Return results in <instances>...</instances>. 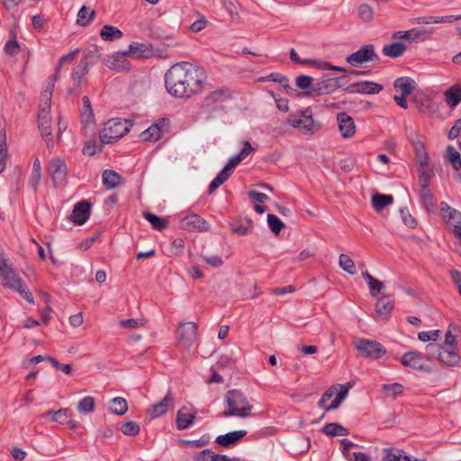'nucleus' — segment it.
I'll return each mask as SVG.
<instances>
[{"label":"nucleus","mask_w":461,"mask_h":461,"mask_svg":"<svg viewBox=\"0 0 461 461\" xmlns=\"http://www.w3.org/2000/svg\"><path fill=\"white\" fill-rule=\"evenodd\" d=\"M173 393L168 390L165 397L157 403L151 404L148 410V413L151 418H158L167 412L169 405L173 402Z\"/></svg>","instance_id":"nucleus-19"},{"label":"nucleus","mask_w":461,"mask_h":461,"mask_svg":"<svg viewBox=\"0 0 461 461\" xmlns=\"http://www.w3.org/2000/svg\"><path fill=\"white\" fill-rule=\"evenodd\" d=\"M95 16V10H89L86 6L83 5L77 14V23L81 26H87Z\"/></svg>","instance_id":"nucleus-41"},{"label":"nucleus","mask_w":461,"mask_h":461,"mask_svg":"<svg viewBox=\"0 0 461 461\" xmlns=\"http://www.w3.org/2000/svg\"><path fill=\"white\" fill-rule=\"evenodd\" d=\"M296 86L304 91L310 90L313 84V78L308 75L298 76L295 79Z\"/></svg>","instance_id":"nucleus-51"},{"label":"nucleus","mask_w":461,"mask_h":461,"mask_svg":"<svg viewBox=\"0 0 461 461\" xmlns=\"http://www.w3.org/2000/svg\"><path fill=\"white\" fill-rule=\"evenodd\" d=\"M247 435L246 430H236L220 435L215 438V443L222 447H229L238 443Z\"/></svg>","instance_id":"nucleus-20"},{"label":"nucleus","mask_w":461,"mask_h":461,"mask_svg":"<svg viewBox=\"0 0 461 461\" xmlns=\"http://www.w3.org/2000/svg\"><path fill=\"white\" fill-rule=\"evenodd\" d=\"M415 81L408 77H398L393 86L396 91L401 92L403 95H409L415 87Z\"/></svg>","instance_id":"nucleus-30"},{"label":"nucleus","mask_w":461,"mask_h":461,"mask_svg":"<svg viewBox=\"0 0 461 461\" xmlns=\"http://www.w3.org/2000/svg\"><path fill=\"white\" fill-rule=\"evenodd\" d=\"M176 339L185 348H190L197 337V325L195 322L179 324L176 330Z\"/></svg>","instance_id":"nucleus-11"},{"label":"nucleus","mask_w":461,"mask_h":461,"mask_svg":"<svg viewBox=\"0 0 461 461\" xmlns=\"http://www.w3.org/2000/svg\"><path fill=\"white\" fill-rule=\"evenodd\" d=\"M405 50L406 45L399 41L384 45L383 48L384 55L390 58H398L402 56Z\"/></svg>","instance_id":"nucleus-35"},{"label":"nucleus","mask_w":461,"mask_h":461,"mask_svg":"<svg viewBox=\"0 0 461 461\" xmlns=\"http://www.w3.org/2000/svg\"><path fill=\"white\" fill-rule=\"evenodd\" d=\"M52 93L53 84H50V86L41 92L40 111L38 113L39 130L48 146L50 140H51L52 135V120L50 116Z\"/></svg>","instance_id":"nucleus-3"},{"label":"nucleus","mask_w":461,"mask_h":461,"mask_svg":"<svg viewBox=\"0 0 461 461\" xmlns=\"http://www.w3.org/2000/svg\"><path fill=\"white\" fill-rule=\"evenodd\" d=\"M339 265L344 271H346L349 275H355L357 273L354 261L347 254L339 255Z\"/></svg>","instance_id":"nucleus-44"},{"label":"nucleus","mask_w":461,"mask_h":461,"mask_svg":"<svg viewBox=\"0 0 461 461\" xmlns=\"http://www.w3.org/2000/svg\"><path fill=\"white\" fill-rule=\"evenodd\" d=\"M267 224L271 231L276 235L279 234L285 227L284 222L275 214L267 215Z\"/></svg>","instance_id":"nucleus-50"},{"label":"nucleus","mask_w":461,"mask_h":461,"mask_svg":"<svg viewBox=\"0 0 461 461\" xmlns=\"http://www.w3.org/2000/svg\"><path fill=\"white\" fill-rule=\"evenodd\" d=\"M438 360L447 366H457L460 361L457 348H449L443 346L442 350L438 352Z\"/></svg>","instance_id":"nucleus-22"},{"label":"nucleus","mask_w":461,"mask_h":461,"mask_svg":"<svg viewBox=\"0 0 461 461\" xmlns=\"http://www.w3.org/2000/svg\"><path fill=\"white\" fill-rule=\"evenodd\" d=\"M143 324L144 321L142 319H127L120 321V327L123 329H135Z\"/></svg>","instance_id":"nucleus-59"},{"label":"nucleus","mask_w":461,"mask_h":461,"mask_svg":"<svg viewBox=\"0 0 461 461\" xmlns=\"http://www.w3.org/2000/svg\"><path fill=\"white\" fill-rule=\"evenodd\" d=\"M91 203L86 200L77 203L70 215V220L77 225L84 224L90 216Z\"/></svg>","instance_id":"nucleus-16"},{"label":"nucleus","mask_w":461,"mask_h":461,"mask_svg":"<svg viewBox=\"0 0 461 461\" xmlns=\"http://www.w3.org/2000/svg\"><path fill=\"white\" fill-rule=\"evenodd\" d=\"M230 176V173L221 170L216 177L211 182L208 187V194H212L221 185H222Z\"/></svg>","instance_id":"nucleus-49"},{"label":"nucleus","mask_w":461,"mask_h":461,"mask_svg":"<svg viewBox=\"0 0 461 461\" xmlns=\"http://www.w3.org/2000/svg\"><path fill=\"white\" fill-rule=\"evenodd\" d=\"M423 359H425V356L417 351H408L402 355L400 358V362L402 366L411 367L415 370L431 373L432 368L422 363Z\"/></svg>","instance_id":"nucleus-12"},{"label":"nucleus","mask_w":461,"mask_h":461,"mask_svg":"<svg viewBox=\"0 0 461 461\" xmlns=\"http://www.w3.org/2000/svg\"><path fill=\"white\" fill-rule=\"evenodd\" d=\"M384 86L373 81L357 82L347 86L344 90L348 94L375 95L383 90Z\"/></svg>","instance_id":"nucleus-13"},{"label":"nucleus","mask_w":461,"mask_h":461,"mask_svg":"<svg viewBox=\"0 0 461 461\" xmlns=\"http://www.w3.org/2000/svg\"><path fill=\"white\" fill-rule=\"evenodd\" d=\"M88 68H89V67L80 60L78 65L74 68V70L72 72V78L75 81V85L72 88L68 90V95H72L80 89L81 79L88 72Z\"/></svg>","instance_id":"nucleus-25"},{"label":"nucleus","mask_w":461,"mask_h":461,"mask_svg":"<svg viewBox=\"0 0 461 461\" xmlns=\"http://www.w3.org/2000/svg\"><path fill=\"white\" fill-rule=\"evenodd\" d=\"M0 278L3 286L11 290L19 287V285L23 282L22 278L19 276V274L13 267L0 274Z\"/></svg>","instance_id":"nucleus-23"},{"label":"nucleus","mask_w":461,"mask_h":461,"mask_svg":"<svg viewBox=\"0 0 461 461\" xmlns=\"http://www.w3.org/2000/svg\"><path fill=\"white\" fill-rule=\"evenodd\" d=\"M411 146L415 151L417 163L420 166H429V157L426 151L424 142H414Z\"/></svg>","instance_id":"nucleus-36"},{"label":"nucleus","mask_w":461,"mask_h":461,"mask_svg":"<svg viewBox=\"0 0 461 461\" xmlns=\"http://www.w3.org/2000/svg\"><path fill=\"white\" fill-rule=\"evenodd\" d=\"M101 53L98 46L91 45L85 52L81 61L86 64L89 68L94 66L100 59Z\"/></svg>","instance_id":"nucleus-37"},{"label":"nucleus","mask_w":461,"mask_h":461,"mask_svg":"<svg viewBox=\"0 0 461 461\" xmlns=\"http://www.w3.org/2000/svg\"><path fill=\"white\" fill-rule=\"evenodd\" d=\"M169 126L170 122L167 118L159 119L142 131L140 137L144 141L158 140L164 133L168 131Z\"/></svg>","instance_id":"nucleus-10"},{"label":"nucleus","mask_w":461,"mask_h":461,"mask_svg":"<svg viewBox=\"0 0 461 461\" xmlns=\"http://www.w3.org/2000/svg\"><path fill=\"white\" fill-rule=\"evenodd\" d=\"M143 217L151 224L154 230H163L168 226V221L167 219L161 218L150 212H144Z\"/></svg>","instance_id":"nucleus-34"},{"label":"nucleus","mask_w":461,"mask_h":461,"mask_svg":"<svg viewBox=\"0 0 461 461\" xmlns=\"http://www.w3.org/2000/svg\"><path fill=\"white\" fill-rule=\"evenodd\" d=\"M224 402L227 408L223 411L222 416H236L241 419L251 416L253 405L244 392L240 389H231L226 392Z\"/></svg>","instance_id":"nucleus-2"},{"label":"nucleus","mask_w":461,"mask_h":461,"mask_svg":"<svg viewBox=\"0 0 461 461\" xmlns=\"http://www.w3.org/2000/svg\"><path fill=\"white\" fill-rule=\"evenodd\" d=\"M262 81L271 80L273 82H276L277 84H280L282 87L286 90V92L294 91L292 87L289 85V79L281 74L278 73H271L268 77L266 78H262Z\"/></svg>","instance_id":"nucleus-45"},{"label":"nucleus","mask_w":461,"mask_h":461,"mask_svg":"<svg viewBox=\"0 0 461 461\" xmlns=\"http://www.w3.org/2000/svg\"><path fill=\"white\" fill-rule=\"evenodd\" d=\"M358 14L364 21H369L373 17V9L366 4L358 7Z\"/></svg>","instance_id":"nucleus-60"},{"label":"nucleus","mask_w":461,"mask_h":461,"mask_svg":"<svg viewBox=\"0 0 461 461\" xmlns=\"http://www.w3.org/2000/svg\"><path fill=\"white\" fill-rule=\"evenodd\" d=\"M393 202V197L391 194H375L372 196V206L376 212H381Z\"/></svg>","instance_id":"nucleus-39"},{"label":"nucleus","mask_w":461,"mask_h":461,"mask_svg":"<svg viewBox=\"0 0 461 461\" xmlns=\"http://www.w3.org/2000/svg\"><path fill=\"white\" fill-rule=\"evenodd\" d=\"M461 131V118L457 119L454 125L450 128L448 133H447V138L449 140H455L458 137L459 135V132Z\"/></svg>","instance_id":"nucleus-64"},{"label":"nucleus","mask_w":461,"mask_h":461,"mask_svg":"<svg viewBox=\"0 0 461 461\" xmlns=\"http://www.w3.org/2000/svg\"><path fill=\"white\" fill-rule=\"evenodd\" d=\"M348 83V80L347 79V77H328V78H321L308 91H303L302 93H298L297 96H321L326 95H330L334 93L336 90H338L340 87H346L347 84Z\"/></svg>","instance_id":"nucleus-4"},{"label":"nucleus","mask_w":461,"mask_h":461,"mask_svg":"<svg viewBox=\"0 0 461 461\" xmlns=\"http://www.w3.org/2000/svg\"><path fill=\"white\" fill-rule=\"evenodd\" d=\"M110 410L113 413L122 416L128 411L127 401L122 397H115L111 401Z\"/></svg>","instance_id":"nucleus-42"},{"label":"nucleus","mask_w":461,"mask_h":461,"mask_svg":"<svg viewBox=\"0 0 461 461\" xmlns=\"http://www.w3.org/2000/svg\"><path fill=\"white\" fill-rule=\"evenodd\" d=\"M420 202L429 212H435L434 197L429 186H420Z\"/></svg>","instance_id":"nucleus-29"},{"label":"nucleus","mask_w":461,"mask_h":461,"mask_svg":"<svg viewBox=\"0 0 461 461\" xmlns=\"http://www.w3.org/2000/svg\"><path fill=\"white\" fill-rule=\"evenodd\" d=\"M121 431L125 436L134 437L140 433V428L138 422L129 420L122 424Z\"/></svg>","instance_id":"nucleus-47"},{"label":"nucleus","mask_w":461,"mask_h":461,"mask_svg":"<svg viewBox=\"0 0 461 461\" xmlns=\"http://www.w3.org/2000/svg\"><path fill=\"white\" fill-rule=\"evenodd\" d=\"M83 107L81 112V122L86 127V125L95 123V115L93 113L91 102L87 96L82 98Z\"/></svg>","instance_id":"nucleus-32"},{"label":"nucleus","mask_w":461,"mask_h":461,"mask_svg":"<svg viewBox=\"0 0 461 461\" xmlns=\"http://www.w3.org/2000/svg\"><path fill=\"white\" fill-rule=\"evenodd\" d=\"M440 213L444 221L456 229V226H461V212L450 207L446 202L440 203Z\"/></svg>","instance_id":"nucleus-17"},{"label":"nucleus","mask_w":461,"mask_h":461,"mask_svg":"<svg viewBox=\"0 0 461 461\" xmlns=\"http://www.w3.org/2000/svg\"><path fill=\"white\" fill-rule=\"evenodd\" d=\"M456 330L458 328L456 326H449L448 331L445 335L444 347L449 348H457L456 338L452 334V330Z\"/></svg>","instance_id":"nucleus-52"},{"label":"nucleus","mask_w":461,"mask_h":461,"mask_svg":"<svg viewBox=\"0 0 461 461\" xmlns=\"http://www.w3.org/2000/svg\"><path fill=\"white\" fill-rule=\"evenodd\" d=\"M379 56L375 52V47L372 44H366L358 50L347 57L346 60L351 66L358 67L368 61H378Z\"/></svg>","instance_id":"nucleus-9"},{"label":"nucleus","mask_w":461,"mask_h":461,"mask_svg":"<svg viewBox=\"0 0 461 461\" xmlns=\"http://www.w3.org/2000/svg\"><path fill=\"white\" fill-rule=\"evenodd\" d=\"M230 230L240 236H245L252 232L253 221L248 218L235 220L230 223Z\"/></svg>","instance_id":"nucleus-27"},{"label":"nucleus","mask_w":461,"mask_h":461,"mask_svg":"<svg viewBox=\"0 0 461 461\" xmlns=\"http://www.w3.org/2000/svg\"><path fill=\"white\" fill-rule=\"evenodd\" d=\"M103 184L107 189H113L122 184V176L114 170L105 169L103 172Z\"/></svg>","instance_id":"nucleus-28"},{"label":"nucleus","mask_w":461,"mask_h":461,"mask_svg":"<svg viewBox=\"0 0 461 461\" xmlns=\"http://www.w3.org/2000/svg\"><path fill=\"white\" fill-rule=\"evenodd\" d=\"M444 95L447 105L455 108L461 102V85L451 86L445 91Z\"/></svg>","instance_id":"nucleus-26"},{"label":"nucleus","mask_w":461,"mask_h":461,"mask_svg":"<svg viewBox=\"0 0 461 461\" xmlns=\"http://www.w3.org/2000/svg\"><path fill=\"white\" fill-rule=\"evenodd\" d=\"M122 56H131L136 59H149L153 56V49L151 44L131 42L129 49L122 51Z\"/></svg>","instance_id":"nucleus-15"},{"label":"nucleus","mask_w":461,"mask_h":461,"mask_svg":"<svg viewBox=\"0 0 461 461\" xmlns=\"http://www.w3.org/2000/svg\"><path fill=\"white\" fill-rule=\"evenodd\" d=\"M95 399L92 396H86L83 399H81L77 403V411L80 413H89L94 411L95 409Z\"/></svg>","instance_id":"nucleus-46"},{"label":"nucleus","mask_w":461,"mask_h":461,"mask_svg":"<svg viewBox=\"0 0 461 461\" xmlns=\"http://www.w3.org/2000/svg\"><path fill=\"white\" fill-rule=\"evenodd\" d=\"M205 79L203 69L189 62H180L166 72L165 86L172 96L189 98L202 92Z\"/></svg>","instance_id":"nucleus-1"},{"label":"nucleus","mask_w":461,"mask_h":461,"mask_svg":"<svg viewBox=\"0 0 461 461\" xmlns=\"http://www.w3.org/2000/svg\"><path fill=\"white\" fill-rule=\"evenodd\" d=\"M72 415V411L68 408H61L57 411V416L55 418L54 422H59V424H66L68 422V419Z\"/></svg>","instance_id":"nucleus-58"},{"label":"nucleus","mask_w":461,"mask_h":461,"mask_svg":"<svg viewBox=\"0 0 461 461\" xmlns=\"http://www.w3.org/2000/svg\"><path fill=\"white\" fill-rule=\"evenodd\" d=\"M335 391L333 387L329 388L321 396L318 402V406L321 409H324L326 411V408L328 407L326 405V402L330 401L334 396Z\"/></svg>","instance_id":"nucleus-61"},{"label":"nucleus","mask_w":461,"mask_h":461,"mask_svg":"<svg viewBox=\"0 0 461 461\" xmlns=\"http://www.w3.org/2000/svg\"><path fill=\"white\" fill-rule=\"evenodd\" d=\"M217 454H214L211 449H204L199 452L195 457V461H212Z\"/></svg>","instance_id":"nucleus-62"},{"label":"nucleus","mask_w":461,"mask_h":461,"mask_svg":"<svg viewBox=\"0 0 461 461\" xmlns=\"http://www.w3.org/2000/svg\"><path fill=\"white\" fill-rule=\"evenodd\" d=\"M394 307V298L391 294L383 295L375 303V312L380 316L388 315Z\"/></svg>","instance_id":"nucleus-24"},{"label":"nucleus","mask_w":461,"mask_h":461,"mask_svg":"<svg viewBox=\"0 0 461 461\" xmlns=\"http://www.w3.org/2000/svg\"><path fill=\"white\" fill-rule=\"evenodd\" d=\"M400 213L402 219L403 223L410 227L414 229L417 226V221L412 215L410 213L409 210L407 208H402L400 210Z\"/></svg>","instance_id":"nucleus-54"},{"label":"nucleus","mask_w":461,"mask_h":461,"mask_svg":"<svg viewBox=\"0 0 461 461\" xmlns=\"http://www.w3.org/2000/svg\"><path fill=\"white\" fill-rule=\"evenodd\" d=\"M355 346L358 354L366 358L376 360L386 354L385 348L376 340L359 338Z\"/></svg>","instance_id":"nucleus-7"},{"label":"nucleus","mask_w":461,"mask_h":461,"mask_svg":"<svg viewBox=\"0 0 461 461\" xmlns=\"http://www.w3.org/2000/svg\"><path fill=\"white\" fill-rule=\"evenodd\" d=\"M5 50L8 54L14 56L19 52L20 47L15 40H9L5 43Z\"/></svg>","instance_id":"nucleus-63"},{"label":"nucleus","mask_w":461,"mask_h":461,"mask_svg":"<svg viewBox=\"0 0 461 461\" xmlns=\"http://www.w3.org/2000/svg\"><path fill=\"white\" fill-rule=\"evenodd\" d=\"M321 431L328 436H347L349 431L347 428L335 422L327 423L322 428Z\"/></svg>","instance_id":"nucleus-38"},{"label":"nucleus","mask_w":461,"mask_h":461,"mask_svg":"<svg viewBox=\"0 0 461 461\" xmlns=\"http://www.w3.org/2000/svg\"><path fill=\"white\" fill-rule=\"evenodd\" d=\"M446 158L456 171L461 169V156L453 146H447L446 149Z\"/></svg>","instance_id":"nucleus-40"},{"label":"nucleus","mask_w":461,"mask_h":461,"mask_svg":"<svg viewBox=\"0 0 461 461\" xmlns=\"http://www.w3.org/2000/svg\"><path fill=\"white\" fill-rule=\"evenodd\" d=\"M209 223L200 215L193 213L184 217L180 221V227L186 231H207Z\"/></svg>","instance_id":"nucleus-14"},{"label":"nucleus","mask_w":461,"mask_h":461,"mask_svg":"<svg viewBox=\"0 0 461 461\" xmlns=\"http://www.w3.org/2000/svg\"><path fill=\"white\" fill-rule=\"evenodd\" d=\"M367 284L369 286L370 294L374 297L377 296L381 290L384 287V283L376 278L371 279V281Z\"/></svg>","instance_id":"nucleus-56"},{"label":"nucleus","mask_w":461,"mask_h":461,"mask_svg":"<svg viewBox=\"0 0 461 461\" xmlns=\"http://www.w3.org/2000/svg\"><path fill=\"white\" fill-rule=\"evenodd\" d=\"M130 131L128 121L119 118L109 120L104 129L100 131L99 139L103 144H112Z\"/></svg>","instance_id":"nucleus-5"},{"label":"nucleus","mask_w":461,"mask_h":461,"mask_svg":"<svg viewBox=\"0 0 461 461\" xmlns=\"http://www.w3.org/2000/svg\"><path fill=\"white\" fill-rule=\"evenodd\" d=\"M418 175L420 186H429L430 178L434 176L433 170L428 168V166H420Z\"/></svg>","instance_id":"nucleus-48"},{"label":"nucleus","mask_w":461,"mask_h":461,"mask_svg":"<svg viewBox=\"0 0 461 461\" xmlns=\"http://www.w3.org/2000/svg\"><path fill=\"white\" fill-rule=\"evenodd\" d=\"M121 56H116L104 60L106 67L115 70H127L130 68V62L122 56V52H119Z\"/></svg>","instance_id":"nucleus-31"},{"label":"nucleus","mask_w":461,"mask_h":461,"mask_svg":"<svg viewBox=\"0 0 461 461\" xmlns=\"http://www.w3.org/2000/svg\"><path fill=\"white\" fill-rule=\"evenodd\" d=\"M285 122L305 133L314 132L321 127V123L314 122L311 107L302 110L299 116L289 117Z\"/></svg>","instance_id":"nucleus-6"},{"label":"nucleus","mask_w":461,"mask_h":461,"mask_svg":"<svg viewBox=\"0 0 461 461\" xmlns=\"http://www.w3.org/2000/svg\"><path fill=\"white\" fill-rule=\"evenodd\" d=\"M122 32L113 25L106 24L100 31V36L104 41H113L122 37Z\"/></svg>","instance_id":"nucleus-33"},{"label":"nucleus","mask_w":461,"mask_h":461,"mask_svg":"<svg viewBox=\"0 0 461 461\" xmlns=\"http://www.w3.org/2000/svg\"><path fill=\"white\" fill-rule=\"evenodd\" d=\"M443 345L437 344V343H429L426 346V351H427V358L428 360H430L432 357H436L438 359V352L442 350Z\"/></svg>","instance_id":"nucleus-55"},{"label":"nucleus","mask_w":461,"mask_h":461,"mask_svg":"<svg viewBox=\"0 0 461 461\" xmlns=\"http://www.w3.org/2000/svg\"><path fill=\"white\" fill-rule=\"evenodd\" d=\"M381 390L387 397L396 398L403 393V385L399 383L384 384Z\"/></svg>","instance_id":"nucleus-43"},{"label":"nucleus","mask_w":461,"mask_h":461,"mask_svg":"<svg viewBox=\"0 0 461 461\" xmlns=\"http://www.w3.org/2000/svg\"><path fill=\"white\" fill-rule=\"evenodd\" d=\"M13 291L18 293L22 297H23L29 303L34 304V298L32 294L30 292L27 285L23 283V281L19 285V287H16Z\"/></svg>","instance_id":"nucleus-53"},{"label":"nucleus","mask_w":461,"mask_h":461,"mask_svg":"<svg viewBox=\"0 0 461 461\" xmlns=\"http://www.w3.org/2000/svg\"><path fill=\"white\" fill-rule=\"evenodd\" d=\"M339 131L345 139L352 137L356 132V125L354 120L347 113L341 112L337 115Z\"/></svg>","instance_id":"nucleus-18"},{"label":"nucleus","mask_w":461,"mask_h":461,"mask_svg":"<svg viewBox=\"0 0 461 461\" xmlns=\"http://www.w3.org/2000/svg\"><path fill=\"white\" fill-rule=\"evenodd\" d=\"M48 173L56 187H61L67 184L68 167L61 158H54L50 161Z\"/></svg>","instance_id":"nucleus-8"},{"label":"nucleus","mask_w":461,"mask_h":461,"mask_svg":"<svg viewBox=\"0 0 461 461\" xmlns=\"http://www.w3.org/2000/svg\"><path fill=\"white\" fill-rule=\"evenodd\" d=\"M186 410L187 407L183 406L176 413V426L178 430H184L189 428L195 420L196 411L187 413L185 412Z\"/></svg>","instance_id":"nucleus-21"},{"label":"nucleus","mask_w":461,"mask_h":461,"mask_svg":"<svg viewBox=\"0 0 461 461\" xmlns=\"http://www.w3.org/2000/svg\"><path fill=\"white\" fill-rule=\"evenodd\" d=\"M226 98H227V95H226L225 92L221 89H218V90H215L212 93H211V95H209L206 97V102L214 104V103H218V102H222Z\"/></svg>","instance_id":"nucleus-57"}]
</instances>
